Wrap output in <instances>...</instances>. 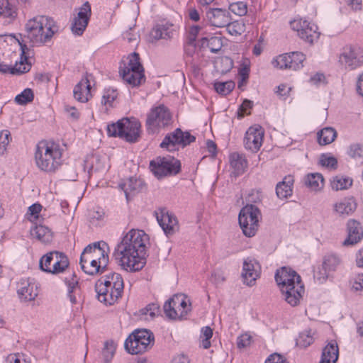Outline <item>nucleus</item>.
I'll list each match as a JSON object with an SVG mask.
<instances>
[{"mask_svg": "<svg viewBox=\"0 0 363 363\" xmlns=\"http://www.w3.org/2000/svg\"><path fill=\"white\" fill-rule=\"evenodd\" d=\"M154 337L146 329L135 330L125 340L124 347L132 354L143 353L153 345Z\"/></svg>", "mask_w": 363, "mask_h": 363, "instance_id": "0eeeda50", "label": "nucleus"}, {"mask_svg": "<svg viewBox=\"0 0 363 363\" xmlns=\"http://www.w3.org/2000/svg\"><path fill=\"white\" fill-rule=\"evenodd\" d=\"M335 211L340 215L348 216L352 213L357 208V203L353 198H345L336 203Z\"/></svg>", "mask_w": 363, "mask_h": 363, "instance_id": "473e14b6", "label": "nucleus"}, {"mask_svg": "<svg viewBox=\"0 0 363 363\" xmlns=\"http://www.w3.org/2000/svg\"><path fill=\"white\" fill-rule=\"evenodd\" d=\"M106 287L114 289L109 294V299H104L106 305H112L122 296L123 292L124 283L121 275L115 272L110 273L101 277L95 284V290H99L101 294L108 291Z\"/></svg>", "mask_w": 363, "mask_h": 363, "instance_id": "423d86ee", "label": "nucleus"}, {"mask_svg": "<svg viewBox=\"0 0 363 363\" xmlns=\"http://www.w3.org/2000/svg\"><path fill=\"white\" fill-rule=\"evenodd\" d=\"M171 121V114L164 106L152 108L147 115L146 126L149 133L156 132L159 128L167 125Z\"/></svg>", "mask_w": 363, "mask_h": 363, "instance_id": "4468645a", "label": "nucleus"}, {"mask_svg": "<svg viewBox=\"0 0 363 363\" xmlns=\"http://www.w3.org/2000/svg\"><path fill=\"white\" fill-rule=\"evenodd\" d=\"M65 111L69 114V118L77 121L79 118V113L74 106H65Z\"/></svg>", "mask_w": 363, "mask_h": 363, "instance_id": "774afa93", "label": "nucleus"}, {"mask_svg": "<svg viewBox=\"0 0 363 363\" xmlns=\"http://www.w3.org/2000/svg\"><path fill=\"white\" fill-rule=\"evenodd\" d=\"M274 278L281 291H284L288 284L294 285L301 282V277L294 270L286 267L277 270Z\"/></svg>", "mask_w": 363, "mask_h": 363, "instance_id": "6ab92c4d", "label": "nucleus"}, {"mask_svg": "<svg viewBox=\"0 0 363 363\" xmlns=\"http://www.w3.org/2000/svg\"><path fill=\"white\" fill-rule=\"evenodd\" d=\"M66 283L68 288L67 296L72 304H75L80 299L81 289L79 281L74 273L70 279L66 278Z\"/></svg>", "mask_w": 363, "mask_h": 363, "instance_id": "c85d7f7f", "label": "nucleus"}, {"mask_svg": "<svg viewBox=\"0 0 363 363\" xmlns=\"http://www.w3.org/2000/svg\"><path fill=\"white\" fill-rule=\"evenodd\" d=\"M230 164L236 176L242 174L247 167V161L243 155L233 152L230 155Z\"/></svg>", "mask_w": 363, "mask_h": 363, "instance_id": "c756f323", "label": "nucleus"}, {"mask_svg": "<svg viewBox=\"0 0 363 363\" xmlns=\"http://www.w3.org/2000/svg\"><path fill=\"white\" fill-rule=\"evenodd\" d=\"M206 14L211 25L215 27H225L229 23V21H231L230 12L225 9H209Z\"/></svg>", "mask_w": 363, "mask_h": 363, "instance_id": "412c9836", "label": "nucleus"}, {"mask_svg": "<svg viewBox=\"0 0 363 363\" xmlns=\"http://www.w3.org/2000/svg\"><path fill=\"white\" fill-rule=\"evenodd\" d=\"M259 272L260 265L255 259L247 257L244 260L242 277L245 284L250 286H253L259 276Z\"/></svg>", "mask_w": 363, "mask_h": 363, "instance_id": "aec40b11", "label": "nucleus"}, {"mask_svg": "<svg viewBox=\"0 0 363 363\" xmlns=\"http://www.w3.org/2000/svg\"><path fill=\"white\" fill-rule=\"evenodd\" d=\"M274 67L279 69H290L289 56V53L279 55L276 59L272 61Z\"/></svg>", "mask_w": 363, "mask_h": 363, "instance_id": "09e8293b", "label": "nucleus"}, {"mask_svg": "<svg viewBox=\"0 0 363 363\" xmlns=\"http://www.w3.org/2000/svg\"><path fill=\"white\" fill-rule=\"evenodd\" d=\"M291 26L297 31L298 35L306 42L313 43L319 38L320 33L318 32L317 26L306 20L294 21L291 23Z\"/></svg>", "mask_w": 363, "mask_h": 363, "instance_id": "dca6fc26", "label": "nucleus"}, {"mask_svg": "<svg viewBox=\"0 0 363 363\" xmlns=\"http://www.w3.org/2000/svg\"><path fill=\"white\" fill-rule=\"evenodd\" d=\"M33 99L34 94L33 90L30 88H27L15 97V101L19 105H25L31 102Z\"/></svg>", "mask_w": 363, "mask_h": 363, "instance_id": "37998d69", "label": "nucleus"}, {"mask_svg": "<svg viewBox=\"0 0 363 363\" xmlns=\"http://www.w3.org/2000/svg\"><path fill=\"white\" fill-rule=\"evenodd\" d=\"M265 363H288L286 360V359L277 354L274 353L271 354L265 361Z\"/></svg>", "mask_w": 363, "mask_h": 363, "instance_id": "69168bd1", "label": "nucleus"}, {"mask_svg": "<svg viewBox=\"0 0 363 363\" xmlns=\"http://www.w3.org/2000/svg\"><path fill=\"white\" fill-rule=\"evenodd\" d=\"M284 295L285 301L291 306H297L300 299L304 293L303 284H296L294 285L288 284V286L284 291H281Z\"/></svg>", "mask_w": 363, "mask_h": 363, "instance_id": "5701e85b", "label": "nucleus"}, {"mask_svg": "<svg viewBox=\"0 0 363 363\" xmlns=\"http://www.w3.org/2000/svg\"><path fill=\"white\" fill-rule=\"evenodd\" d=\"M304 182L312 190L317 191L323 186L324 179L320 173H311L305 177Z\"/></svg>", "mask_w": 363, "mask_h": 363, "instance_id": "e433bc0d", "label": "nucleus"}, {"mask_svg": "<svg viewBox=\"0 0 363 363\" xmlns=\"http://www.w3.org/2000/svg\"><path fill=\"white\" fill-rule=\"evenodd\" d=\"M291 69L298 70L303 67V62L306 60L305 55L301 52L289 53Z\"/></svg>", "mask_w": 363, "mask_h": 363, "instance_id": "a19ab883", "label": "nucleus"}, {"mask_svg": "<svg viewBox=\"0 0 363 363\" xmlns=\"http://www.w3.org/2000/svg\"><path fill=\"white\" fill-rule=\"evenodd\" d=\"M90 90L91 84L89 79V75L86 73L80 82L74 86L73 91L74 97L78 101L82 103L86 102L91 96Z\"/></svg>", "mask_w": 363, "mask_h": 363, "instance_id": "b1692460", "label": "nucleus"}, {"mask_svg": "<svg viewBox=\"0 0 363 363\" xmlns=\"http://www.w3.org/2000/svg\"><path fill=\"white\" fill-rule=\"evenodd\" d=\"M229 10L235 14L243 16L247 12V4L243 1H237L229 5Z\"/></svg>", "mask_w": 363, "mask_h": 363, "instance_id": "de8ad7c7", "label": "nucleus"}, {"mask_svg": "<svg viewBox=\"0 0 363 363\" xmlns=\"http://www.w3.org/2000/svg\"><path fill=\"white\" fill-rule=\"evenodd\" d=\"M21 286L18 289L20 298L23 301L35 300L38 294L37 286L29 280L21 281Z\"/></svg>", "mask_w": 363, "mask_h": 363, "instance_id": "bb28decb", "label": "nucleus"}, {"mask_svg": "<svg viewBox=\"0 0 363 363\" xmlns=\"http://www.w3.org/2000/svg\"><path fill=\"white\" fill-rule=\"evenodd\" d=\"M348 155L354 160L363 159V144L362 143H352L347 149Z\"/></svg>", "mask_w": 363, "mask_h": 363, "instance_id": "c03bdc74", "label": "nucleus"}, {"mask_svg": "<svg viewBox=\"0 0 363 363\" xmlns=\"http://www.w3.org/2000/svg\"><path fill=\"white\" fill-rule=\"evenodd\" d=\"M259 209L253 204H247L240 211L238 221L244 235L252 237L259 227Z\"/></svg>", "mask_w": 363, "mask_h": 363, "instance_id": "6e6552de", "label": "nucleus"}, {"mask_svg": "<svg viewBox=\"0 0 363 363\" xmlns=\"http://www.w3.org/2000/svg\"><path fill=\"white\" fill-rule=\"evenodd\" d=\"M339 350L335 341L329 342L323 349L319 363H335L338 359Z\"/></svg>", "mask_w": 363, "mask_h": 363, "instance_id": "cd10ccee", "label": "nucleus"}, {"mask_svg": "<svg viewBox=\"0 0 363 363\" xmlns=\"http://www.w3.org/2000/svg\"><path fill=\"white\" fill-rule=\"evenodd\" d=\"M340 257L335 254L327 255L323 258V266L329 272H334L341 264Z\"/></svg>", "mask_w": 363, "mask_h": 363, "instance_id": "58836bf2", "label": "nucleus"}, {"mask_svg": "<svg viewBox=\"0 0 363 363\" xmlns=\"http://www.w3.org/2000/svg\"><path fill=\"white\" fill-rule=\"evenodd\" d=\"M117 97L116 91L114 89H107L104 91L102 96L101 103L106 105L112 106V103Z\"/></svg>", "mask_w": 363, "mask_h": 363, "instance_id": "13d9d810", "label": "nucleus"}, {"mask_svg": "<svg viewBox=\"0 0 363 363\" xmlns=\"http://www.w3.org/2000/svg\"><path fill=\"white\" fill-rule=\"evenodd\" d=\"M294 183V179L289 175L285 177L283 181L279 182L276 186V194L279 199H286L292 194L291 186Z\"/></svg>", "mask_w": 363, "mask_h": 363, "instance_id": "2f4dec72", "label": "nucleus"}, {"mask_svg": "<svg viewBox=\"0 0 363 363\" xmlns=\"http://www.w3.org/2000/svg\"><path fill=\"white\" fill-rule=\"evenodd\" d=\"M320 164L326 167L335 169L337 167V160L334 157H328L323 154L320 159Z\"/></svg>", "mask_w": 363, "mask_h": 363, "instance_id": "4d7b16f0", "label": "nucleus"}, {"mask_svg": "<svg viewBox=\"0 0 363 363\" xmlns=\"http://www.w3.org/2000/svg\"><path fill=\"white\" fill-rule=\"evenodd\" d=\"M69 266V259L65 253L52 251L43 256L39 262L40 269L53 274L63 272Z\"/></svg>", "mask_w": 363, "mask_h": 363, "instance_id": "1a4fd4ad", "label": "nucleus"}, {"mask_svg": "<svg viewBox=\"0 0 363 363\" xmlns=\"http://www.w3.org/2000/svg\"><path fill=\"white\" fill-rule=\"evenodd\" d=\"M150 167L154 175L161 179L178 174L181 170V163L173 157H157L150 162Z\"/></svg>", "mask_w": 363, "mask_h": 363, "instance_id": "9d476101", "label": "nucleus"}, {"mask_svg": "<svg viewBox=\"0 0 363 363\" xmlns=\"http://www.w3.org/2000/svg\"><path fill=\"white\" fill-rule=\"evenodd\" d=\"M223 46L222 40L218 37H211L208 41V47L213 53L218 52Z\"/></svg>", "mask_w": 363, "mask_h": 363, "instance_id": "6e6d98bb", "label": "nucleus"}, {"mask_svg": "<svg viewBox=\"0 0 363 363\" xmlns=\"http://www.w3.org/2000/svg\"><path fill=\"white\" fill-rule=\"evenodd\" d=\"M228 32L232 35H240L245 29V24L238 21L231 22L229 21V23L225 26Z\"/></svg>", "mask_w": 363, "mask_h": 363, "instance_id": "49530a36", "label": "nucleus"}, {"mask_svg": "<svg viewBox=\"0 0 363 363\" xmlns=\"http://www.w3.org/2000/svg\"><path fill=\"white\" fill-rule=\"evenodd\" d=\"M62 152L59 148L50 147L41 142L37 145L35 158L37 166L43 171L52 172L61 165Z\"/></svg>", "mask_w": 363, "mask_h": 363, "instance_id": "7ed1b4c3", "label": "nucleus"}, {"mask_svg": "<svg viewBox=\"0 0 363 363\" xmlns=\"http://www.w3.org/2000/svg\"><path fill=\"white\" fill-rule=\"evenodd\" d=\"M30 234L40 242L48 244L52 240V233L46 226L39 225L31 229Z\"/></svg>", "mask_w": 363, "mask_h": 363, "instance_id": "72a5a7b5", "label": "nucleus"}, {"mask_svg": "<svg viewBox=\"0 0 363 363\" xmlns=\"http://www.w3.org/2000/svg\"><path fill=\"white\" fill-rule=\"evenodd\" d=\"M108 245L104 241L89 244L82 252L80 262L96 259L98 264L103 265V268H106L108 264Z\"/></svg>", "mask_w": 363, "mask_h": 363, "instance_id": "f8f14e48", "label": "nucleus"}, {"mask_svg": "<svg viewBox=\"0 0 363 363\" xmlns=\"http://www.w3.org/2000/svg\"><path fill=\"white\" fill-rule=\"evenodd\" d=\"M59 28L53 18L46 16H36L25 24V32L17 38L22 55L27 59L26 54L30 47L41 46L50 42Z\"/></svg>", "mask_w": 363, "mask_h": 363, "instance_id": "f03ea898", "label": "nucleus"}, {"mask_svg": "<svg viewBox=\"0 0 363 363\" xmlns=\"http://www.w3.org/2000/svg\"><path fill=\"white\" fill-rule=\"evenodd\" d=\"M352 184V179L351 178L341 175L334 177L330 182L331 188L335 191L347 189Z\"/></svg>", "mask_w": 363, "mask_h": 363, "instance_id": "4c0bfd02", "label": "nucleus"}, {"mask_svg": "<svg viewBox=\"0 0 363 363\" xmlns=\"http://www.w3.org/2000/svg\"><path fill=\"white\" fill-rule=\"evenodd\" d=\"M347 238L344 240L343 245H354L363 238V230L359 222L350 219L347 223Z\"/></svg>", "mask_w": 363, "mask_h": 363, "instance_id": "4be33fe9", "label": "nucleus"}, {"mask_svg": "<svg viewBox=\"0 0 363 363\" xmlns=\"http://www.w3.org/2000/svg\"><path fill=\"white\" fill-rule=\"evenodd\" d=\"M330 272L322 265L314 272V279L320 284L325 282L329 277Z\"/></svg>", "mask_w": 363, "mask_h": 363, "instance_id": "bf43d9fd", "label": "nucleus"}, {"mask_svg": "<svg viewBox=\"0 0 363 363\" xmlns=\"http://www.w3.org/2000/svg\"><path fill=\"white\" fill-rule=\"evenodd\" d=\"M252 337L248 334L241 335L238 337L237 345L238 348H245L250 345Z\"/></svg>", "mask_w": 363, "mask_h": 363, "instance_id": "680f3d73", "label": "nucleus"}, {"mask_svg": "<svg viewBox=\"0 0 363 363\" xmlns=\"http://www.w3.org/2000/svg\"><path fill=\"white\" fill-rule=\"evenodd\" d=\"M82 269L84 273L89 275H95L98 274H102L106 268H103V265L98 264L96 259H90V261H86V262H80Z\"/></svg>", "mask_w": 363, "mask_h": 363, "instance_id": "c9c22d12", "label": "nucleus"}, {"mask_svg": "<svg viewBox=\"0 0 363 363\" xmlns=\"http://www.w3.org/2000/svg\"><path fill=\"white\" fill-rule=\"evenodd\" d=\"M160 307L157 303H150L142 309L141 312L143 314H149L151 317H155Z\"/></svg>", "mask_w": 363, "mask_h": 363, "instance_id": "e2e57ef3", "label": "nucleus"}, {"mask_svg": "<svg viewBox=\"0 0 363 363\" xmlns=\"http://www.w3.org/2000/svg\"><path fill=\"white\" fill-rule=\"evenodd\" d=\"M339 62L350 70L363 66V48L358 45H348L342 48Z\"/></svg>", "mask_w": 363, "mask_h": 363, "instance_id": "ddd939ff", "label": "nucleus"}, {"mask_svg": "<svg viewBox=\"0 0 363 363\" xmlns=\"http://www.w3.org/2000/svg\"><path fill=\"white\" fill-rule=\"evenodd\" d=\"M264 130L262 127L249 128L243 140L245 147L252 152H257L262 146Z\"/></svg>", "mask_w": 363, "mask_h": 363, "instance_id": "a211bd4d", "label": "nucleus"}, {"mask_svg": "<svg viewBox=\"0 0 363 363\" xmlns=\"http://www.w3.org/2000/svg\"><path fill=\"white\" fill-rule=\"evenodd\" d=\"M337 137L336 130L331 127H325L318 132V142L320 145H326L333 143Z\"/></svg>", "mask_w": 363, "mask_h": 363, "instance_id": "f704fd0d", "label": "nucleus"}, {"mask_svg": "<svg viewBox=\"0 0 363 363\" xmlns=\"http://www.w3.org/2000/svg\"><path fill=\"white\" fill-rule=\"evenodd\" d=\"M91 14V6L86 1L79 9L72 23V31L78 35H82L86 29Z\"/></svg>", "mask_w": 363, "mask_h": 363, "instance_id": "f3484780", "label": "nucleus"}, {"mask_svg": "<svg viewBox=\"0 0 363 363\" xmlns=\"http://www.w3.org/2000/svg\"><path fill=\"white\" fill-rule=\"evenodd\" d=\"M140 123L127 118L118 120L107 125V134L111 137H119L128 143H135L140 138Z\"/></svg>", "mask_w": 363, "mask_h": 363, "instance_id": "20e7f679", "label": "nucleus"}, {"mask_svg": "<svg viewBox=\"0 0 363 363\" xmlns=\"http://www.w3.org/2000/svg\"><path fill=\"white\" fill-rule=\"evenodd\" d=\"M234 87L235 83L233 81L216 82L214 84L216 91L222 95H227L233 90Z\"/></svg>", "mask_w": 363, "mask_h": 363, "instance_id": "a18cd8bd", "label": "nucleus"}, {"mask_svg": "<svg viewBox=\"0 0 363 363\" xmlns=\"http://www.w3.org/2000/svg\"><path fill=\"white\" fill-rule=\"evenodd\" d=\"M63 177L65 180L75 181L77 177V173L74 166L66 167L64 169Z\"/></svg>", "mask_w": 363, "mask_h": 363, "instance_id": "052dcab7", "label": "nucleus"}, {"mask_svg": "<svg viewBox=\"0 0 363 363\" xmlns=\"http://www.w3.org/2000/svg\"><path fill=\"white\" fill-rule=\"evenodd\" d=\"M157 220L164 233L172 234L177 225L176 217L165 210H162L160 215L157 216Z\"/></svg>", "mask_w": 363, "mask_h": 363, "instance_id": "393cba45", "label": "nucleus"}, {"mask_svg": "<svg viewBox=\"0 0 363 363\" xmlns=\"http://www.w3.org/2000/svg\"><path fill=\"white\" fill-rule=\"evenodd\" d=\"M173 25L166 23L164 24L157 25L151 31V36L155 40L170 39L174 33Z\"/></svg>", "mask_w": 363, "mask_h": 363, "instance_id": "7c9ffc66", "label": "nucleus"}, {"mask_svg": "<svg viewBox=\"0 0 363 363\" xmlns=\"http://www.w3.org/2000/svg\"><path fill=\"white\" fill-rule=\"evenodd\" d=\"M186 298L184 294H176L168 299L163 306L165 315L171 319L184 318L191 311V303Z\"/></svg>", "mask_w": 363, "mask_h": 363, "instance_id": "9b49d317", "label": "nucleus"}, {"mask_svg": "<svg viewBox=\"0 0 363 363\" xmlns=\"http://www.w3.org/2000/svg\"><path fill=\"white\" fill-rule=\"evenodd\" d=\"M196 140V137L189 132L182 131L177 128L174 132L167 134L160 144L162 148H166L169 151L174 150L176 145H181L183 147L190 145Z\"/></svg>", "mask_w": 363, "mask_h": 363, "instance_id": "2eb2a0df", "label": "nucleus"}, {"mask_svg": "<svg viewBox=\"0 0 363 363\" xmlns=\"http://www.w3.org/2000/svg\"><path fill=\"white\" fill-rule=\"evenodd\" d=\"M144 183L140 179L133 177L129 178L125 182L121 183L119 187L124 191L125 198L128 201L132 196L143 189Z\"/></svg>", "mask_w": 363, "mask_h": 363, "instance_id": "a878e982", "label": "nucleus"}, {"mask_svg": "<svg viewBox=\"0 0 363 363\" xmlns=\"http://www.w3.org/2000/svg\"><path fill=\"white\" fill-rule=\"evenodd\" d=\"M128 62L120 66L119 73L122 79L133 86H137L145 82L144 69L140 62V56L137 52L131 53Z\"/></svg>", "mask_w": 363, "mask_h": 363, "instance_id": "39448f33", "label": "nucleus"}, {"mask_svg": "<svg viewBox=\"0 0 363 363\" xmlns=\"http://www.w3.org/2000/svg\"><path fill=\"white\" fill-rule=\"evenodd\" d=\"M28 54H29V52L27 55H28ZM27 55H26V56H28ZM28 57H27V59L25 60V56H23L21 55V60L20 61V62L19 63L16 62L15 66L13 67V69H17L16 72H15L13 74H24V73L28 72L30 69L31 65L28 64L27 62Z\"/></svg>", "mask_w": 363, "mask_h": 363, "instance_id": "603ef678", "label": "nucleus"}, {"mask_svg": "<svg viewBox=\"0 0 363 363\" xmlns=\"http://www.w3.org/2000/svg\"><path fill=\"white\" fill-rule=\"evenodd\" d=\"M252 106H253V101L248 100V99H245L243 101L242 104L240 106L239 111H238V117L242 118L244 116L245 113H246V111L247 109L252 108Z\"/></svg>", "mask_w": 363, "mask_h": 363, "instance_id": "0e129e2a", "label": "nucleus"}, {"mask_svg": "<svg viewBox=\"0 0 363 363\" xmlns=\"http://www.w3.org/2000/svg\"><path fill=\"white\" fill-rule=\"evenodd\" d=\"M16 16V11L9 0H0V17L13 20Z\"/></svg>", "mask_w": 363, "mask_h": 363, "instance_id": "ea45409f", "label": "nucleus"}, {"mask_svg": "<svg viewBox=\"0 0 363 363\" xmlns=\"http://www.w3.org/2000/svg\"><path fill=\"white\" fill-rule=\"evenodd\" d=\"M297 341V344L301 347H306L313 343V337L309 331H303L300 334Z\"/></svg>", "mask_w": 363, "mask_h": 363, "instance_id": "5fc2aeb1", "label": "nucleus"}, {"mask_svg": "<svg viewBox=\"0 0 363 363\" xmlns=\"http://www.w3.org/2000/svg\"><path fill=\"white\" fill-rule=\"evenodd\" d=\"M116 351V345L113 341L108 340L105 342L102 350V356L105 363H109L113 358Z\"/></svg>", "mask_w": 363, "mask_h": 363, "instance_id": "79ce46f5", "label": "nucleus"}, {"mask_svg": "<svg viewBox=\"0 0 363 363\" xmlns=\"http://www.w3.org/2000/svg\"><path fill=\"white\" fill-rule=\"evenodd\" d=\"M352 289L355 291H359L360 294H363V274L355 279L352 284Z\"/></svg>", "mask_w": 363, "mask_h": 363, "instance_id": "338daca9", "label": "nucleus"}, {"mask_svg": "<svg viewBox=\"0 0 363 363\" xmlns=\"http://www.w3.org/2000/svg\"><path fill=\"white\" fill-rule=\"evenodd\" d=\"M11 140V133L8 130L0 131V155H2L6 151L7 146Z\"/></svg>", "mask_w": 363, "mask_h": 363, "instance_id": "3c124183", "label": "nucleus"}, {"mask_svg": "<svg viewBox=\"0 0 363 363\" xmlns=\"http://www.w3.org/2000/svg\"><path fill=\"white\" fill-rule=\"evenodd\" d=\"M147 237L143 230L132 229L127 233L113 253L116 264L126 271L142 269L146 263Z\"/></svg>", "mask_w": 363, "mask_h": 363, "instance_id": "f257e3e1", "label": "nucleus"}, {"mask_svg": "<svg viewBox=\"0 0 363 363\" xmlns=\"http://www.w3.org/2000/svg\"><path fill=\"white\" fill-rule=\"evenodd\" d=\"M213 336V330L208 327L206 326L202 328L201 329V346L204 349H208L211 347V342L210 339Z\"/></svg>", "mask_w": 363, "mask_h": 363, "instance_id": "8fccbe9b", "label": "nucleus"}, {"mask_svg": "<svg viewBox=\"0 0 363 363\" xmlns=\"http://www.w3.org/2000/svg\"><path fill=\"white\" fill-rule=\"evenodd\" d=\"M263 198L262 192L260 190H251L246 196L247 204L259 203Z\"/></svg>", "mask_w": 363, "mask_h": 363, "instance_id": "864d4df0", "label": "nucleus"}]
</instances>
